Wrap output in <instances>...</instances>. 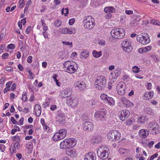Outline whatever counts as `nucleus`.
I'll return each instance as SVG.
<instances>
[{
    "label": "nucleus",
    "instance_id": "1",
    "mask_svg": "<svg viewBox=\"0 0 160 160\" xmlns=\"http://www.w3.org/2000/svg\"><path fill=\"white\" fill-rule=\"evenodd\" d=\"M63 66L65 71L70 73H75L78 69L77 64L71 60L65 62L63 64Z\"/></svg>",
    "mask_w": 160,
    "mask_h": 160
},
{
    "label": "nucleus",
    "instance_id": "2",
    "mask_svg": "<svg viewBox=\"0 0 160 160\" xmlns=\"http://www.w3.org/2000/svg\"><path fill=\"white\" fill-rule=\"evenodd\" d=\"M77 143V140L74 138L66 139L60 142V147L61 149L72 148L76 146Z\"/></svg>",
    "mask_w": 160,
    "mask_h": 160
},
{
    "label": "nucleus",
    "instance_id": "3",
    "mask_svg": "<svg viewBox=\"0 0 160 160\" xmlns=\"http://www.w3.org/2000/svg\"><path fill=\"white\" fill-rule=\"evenodd\" d=\"M94 18L91 16H87L84 17L82 20V25L84 27L87 29H92L95 26Z\"/></svg>",
    "mask_w": 160,
    "mask_h": 160
},
{
    "label": "nucleus",
    "instance_id": "4",
    "mask_svg": "<svg viewBox=\"0 0 160 160\" xmlns=\"http://www.w3.org/2000/svg\"><path fill=\"white\" fill-rule=\"evenodd\" d=\"M125 34V30L121 28H114L111 32V36L115 39L122 38L124 37Z\"/></svg>",
    "mask_w": 160,
    "mask_h": 160
},
{
    "label": "nucleus",
    "instance_id": "5",
    "mask_svg": "<svg viewBox=\"0 0 160 160\" xmlns=\"http://www.w3.org/2000/svg\"><path fill=\"white\" fill-rule=\"evenodd\" d=\"M95 88L98 90L104 89L106 85V80L105 77L100 76L98 77L94 82Z\"/></svg>",
    "mask_w": 160,
    "mask_h": 160
},
{
    "label": "nucleus",
    "instance_id": "6",
    "mask_svg": "<svg viewBox=\"0 0 160 160\" xmlns=\"http://www.w3.org/2000/svg\"><path fill=\"white\" fill-rule=\"evenodd\" d=\"M109 150V148L107 147L102 146L98 149L97 155L100 158L105 159L108 157Z\"/></svg>",
    "mask_w": 160,
    "mask_h": 160
},
{
    "label": "nucleus",
    "instance_id": "7",
    "mask_svg": "<svg viewBox=\"0 0 160 160\" xmlns=\"http://www.w3.org/2000/svg\"><path fill=\"white\" fill-rule=\"evenodd\" d=\"M121 136V133L116 130L108 132L107 134L108 138L112 141H116L119 140Z\"/></svg>",
    "mask_w": 160,
    "mask_h": 160
},
{
    "label": "nucleus",
    "instance_id": "8",
    "mask_svg": "<svg viewBox=\"0 0 160 160\" xmlns=\"http://www.w3.org/2000/svg\"><path fill=\"white\" fill-rule=\"evenodd\" d=\"M137 40L140 43L142 44L146 45L150 42L149 36L146 33H142L137 36Z\"/></svg>",
    "mask_w": 160,
    "mask_h": 160
},
{
    "label": "nucleus",
    "instance_id": "9",
    "mask_svg": "<svg viewBox=\"0 0 160 160\" xmlns=\"http://www.w3.org/2000/svg\"><path fill=\"white\" fill-rule=\"evenodd\" d=\"M67 131L65 129H60L53 135L52 138L54 141L60 140L63 139L66 136Z\"/></svg>",
    "mask_w": 160,
    "mask_h": 160
},
{
    "label": "nucleus",
    "instance_id": "10",
    "mask_svg": "<svg viewBox=\"0 0 160 160\" xmlns=\"http://www.w3.org/2000/svg\"><path fill=\"white\" fill-rule=\"evenodd\" d=\"M131 42V41L128 39H125L122 42V48L124 52H129L132 50Z\"/></svg>",
    "mask_w": 160,
    "mask_h": 160
},
{
    "label": "nucleus",
    "instance_id": "11",
    "mask_svg": "<svg viewBox=\"0 0 160 160\" xmlns=\"http://www.w3.org/2000/svg\"><path fill=\"white\" fill-rule=\"evenodd\" d=\"M106 111L105 109H102L95 112V117L98 120L104 121L106 118Z\"/></svg>",
    "mask_w": 160,
    "mask_h": 160
},
{
    "label": "nucleus",
    "instance_id": "12",
    "mask_svg": "<svg viewBox=\"0 0 160 160\" xmlns=\"http://www.w3.org/2000/svg\"><path fill=\"white\" fill-rule=\"evenodd\" d=\"M147 127L152 134H156L159 129V126L157 123L152 122L148 123Z\"/></svg>",
    "mask_w": 160,
    "mask_h": 160
},
{
    "label": "nucleus",
    "instance_id": "13",
    "mask_svg": "<svg viewBox=\"0 0 160 160\" xmlns=\"http://www.w3.org/2000/svg\"><path fill=\"white\" fill-rule=\"evenodd\" d=\"M126 86L123 82H119L117 85V90L118 93L120 95H123L125 93Z\"/></svg>",
    "mask_w": 160,
    "mask_h": 160
},
{
    "label": "nucleus",
    "instance_id": "14",
    "mask_svg": "<svg viewBox=\"0 0 160 160\" xmlns=\"http://www.w3.org/2000/svg\"><path fill=\"white\" fill-rule=\"evenodd\" d=\"M66 103L68 106L75 108L78 104V99L74 97L70 98L67 100Z\"/></svg>",
    "mask_w": 160,
    "mask_h": 160
},
{
    "label": "nucleus",
    "instance_id": "15",
    "mask_svg": "<svg viewBox=\"0 0 160 160\" xmlns=\"http://www.w3.org/2000/svg\"><path fill=\"white\" fill-rule=\"evenodd\" d=\"M59 32L61 34H74L76 33L75 28L73 27L69 28H60L59 29Z\"/></svg>",
    "mask_w": 160,
    "mask_h": 160
},
{
    "label": "nucleus",
    "instance_id": "16",
    "mask_svg": "<svg viewBox=\"0 0 160 160\" xmlns=\"http://www.w3.org/2000/svg\"><path fill=\"white\" fill-rule=\"evenodd\" d=\"M74 86L76 88L79 89L80 90H83L85 89L86 84L85 82L82 80L75 82L74 83Z\"/></svg>",
    "mask_w": 160,
    "mask_h": 160
},
{
    "label": "nucleus",
    "instance_id": "17",
    "mask_svg": "<svg viewBox=\"0 0 160 160\" xmlns=\"http://www.w3.org/2000/svg\"><path fill=\"white\" fill-rule=\"evenodd\" d=\"M82 127L84 131H92L94 128V125L90 122H85L83 124Z\"/></svg>",
    "mask_w": 160,
    "mask_h": 160
},
{
    "label": "nucleus",
    "instance_id": "18",
    "mask_svg": "<svg viewBox=\"0 0 160 160\" xmlns=\"http://www.w3.org/2000/svg\"><path fill=\"white\" fill-rule=\"evenodd\" d=\"M121 102L127 108H129L133 106L134 104L132 102L125 97H122L120 99Z\"/></svg>",
    "mask_w": 160,
    "mask_h": 160
},
{
    "label": "nucleus",
    "instance_id": "19",
    "mask_svg": "<svg viewBox=\"0 0 160 160\" xmlns=\"http://www.w3.org/2000/svg\"><path fill=\"white\" fill-rule=\"evenodd\" d=\"M102 141V138L101 136L98 134L95 135L91 140V143L94 144H99L101 143Z\"/></svg>",
    "mask_w": 160,
    "mask_h": 160
},
{
    "label": "nucleus",
    "instance_id": "20",
    "mask_svg": "<svg viewBox=\"0 0 160 160\" xmlns=\"http://www.w3.org/2000/svg\"><path fill=\"white\" fill-rule=\"evenodd\" d=\"M130 113L129 111L127 110H124L122 111L119 116L120 119L122 121H124L126 118L128 117Z\"/></svg>",
    "mask_w": 160,
    "mask_h": 160
},
{
    "label": "nucleus",
    "instance_id": "21",
    "mask_svg": "<svg viewBox=\"0 0 160 160\" xmlns=\"http://www.w3.org/2000/svg\"><path fill=\"white\" fill-rule=\"evenodd\" d=\"M65 152L67 155L72 157H75L77 155L76 150L72 148H66Z\"/></svg>",
    "mask_w": 160,
    "mask_h": 160
},
{
    "label": "nucleus",
    "instance_id": "22",
    "mask_svg": "<svg viewBox=\"0 0 160 160\" xmlns=\"http://www.w3.org/2000/svg\"><path fill=\"white\" fill-rule=\"evenodd\" d=\"M96 155L95 153L91 152L87 154L84 158V160H96Z\"/></svg>",
    "mask_w": 160,
    "mask_h": 160
},
{
    "label": "nucleus",
    "instance_id": "23",
    "mask_svg": "<svg viewBox=\"0 0 160 160\" xmlns=\"http://www.w3.org/2000/svg\"><path fill=\"white\" fill-rule=\"evenodd\" d=\"M148 121V118L146 115H142L137 117V122L141 124H144Z\"/></svg>",
    "mask_w": 160,
    "mask_h": 160
},
{
    "label": "nucleus",
    "instance_id": "24",
    "mask_svg": "<svg viewBox=\"0 0 160 160\" xmlns=\"http://www.w3.org/2000/svg\"><path fill=\"white\" fill-rule=\"evenodd\" d=\"M121 73V69L119 68H117L111 73V77L112 78L116 79L119 76Z\"/></svg>",
    "mask_w": 160,
    "mask_h": 160
},
{
    "label": "nucleus",
    "instance_id": "25",
    "mask_svg": "<svg viewBox=\"0 0 160 160\" xmlns=\"http://www.w3.org/2000/svg\"><path fill=\"white\" fill-rule=\"evenodd\" d=\"M154 94V92L153 91L146 92L143 94V98L145 100L150 99L153 97Z\"/></svg>",
    "mask_w": 160,
    "mask_h": 160
},
{
    "label": "nucleus",
    "instance_id": "26",
    "mask_svg": "<svg viewBox=\"0 0 160 160\" xmlns=\"http://www.w3.org/2000/svg\"><path fill=\"white\" fill-rule=\"evenodd\" d=\"M148 131L144 129H142L139 131L138 132L139 136L142 138H145L148 135Z\"/></svg>",
    "mask_w": 160,
    "mask_h": 160
},
{
    "label": "nucleus",
    "instance_id": "27",
    "mask_svg": "<svg viewBox=\"0 0 160 160\" xmlns=\"http://www.w3.org/2000/svg\"><path fill=\"white\" fill-rule=\"evenodd\" d=\"M89 55V53L87 50H84L81 52L80 54V58L82 59H85L88 58Z\"/></svg>",
    "mask_w": 160,
    "mask_h": 160
},
{
    "label": "nucleus",
    "instance_id": "28",
    "mask_svg": "<svg viewBox=\"0 0 160 160\" xmlns=\"http://www.w3.org/2000/svg\"><path fill=\"white\" fill-rule=\"evenodd\" d=\"M105 103H107L111 106H113L115 104V101L112 98L108 97L105 102Z\"/></svg>",
    "mask_w": 160,
    "mask_h": 160
},
{
    "label": "nucleus",
    "instance_id": "29",
    "mask_svg": "<svg viewBox=\"0 0 160 160\" xmlns=\"http://www.w3.org/2000/svg\"><path fill=\"white\" fill-rule=\"evenodd\" d=\"M72 92V89L70 88H67L63 91V93L64 94V96L67 98L70 96Z\"/></svg>",
    "mask_w": 160,
    "mask_h": 160
},
{
    "label": "nucleus",
    "instance_id": "30",
    "mask_svg": "<svg viewBox=\"0 0 160 160\" xmlns=\"http://www.w3.org/2000/svg\"><path fill=\"white\" fill-rule=\"evenodd\" d=\"M92 54L94 58H98L100 57L102 55V53L101 51L98 52L97 51L94 50L92 51Z\"/></svg>",
    "mask_w": 160,
    "mask_h": 160
},
{
    "label": "nucleus",
    "instance_id": "31",
    "mask_svg": "<svg viewBox=\"0 0 160 160\" xmlns=\"http://www.w3.org/2000/svg\"><path fill=\"white\" fill-rule=\"evenodd\" d=\"M104 11L106 13H113L115 12V9L112 7H108L104 8Z\"/></svg>",
    "mask_w": 160,
    "mask_h": 160
},
{
    "label": "nucleus",
    "instance_id": "32",
    "mask_svg": "<svg viewBox=\"0 0 160 160\" xmlns=\"http://www.w3.org/2000/svg\"><path fill=\"white\" fill-rule=\"evenodd\" d=\"M41 123L42 124L43 129L44 131L46 132L49 131V128L46 124L44 119H41Z\"/></svg>",
    "mask_w": 160,
    "mask_h": 160
},
{
    "label": "nucleus",
    "instance_id": "33",
    "mask_svg": "<svg viewBox=\"0 0 160 160\" xmlns=\"http://www.w3.org/2000/svg\"><path fill=\"white\" fill-rule=\"evenodd\" d=\"M34 110L37 116L38 117L40 116V112H39V110H40V106L39 104H37L35 105Z\"/></svg>",
    "mask_w": 160,
    "mask_h": 160
},
{
    "label": "nucleus",
    "instance_id": "34",
    "mask_svg": "<svg viewBox=\"0 0 160 160\" xmlns=\"http://www.w3.org/2000/svg\"><path fill=\"white\" fill-rule=\"evenodd\" d=\"M68 52L66 51H63L60 52L58 54L59 55V58H61L62 59H63L65 58H66L67 56Z\"/></svg>",
    "mask_w": 160,
    "mask_h": 160
},
{
    "label": "nucleus",
    "instance_id": "35",
    "mask_svg": "<svg viewBox=\"0 0 160 160\" xmlns=\"http://www.w3.org/2000/svg\"><path fill=\"white\" fill-rule=\"evenodd\" d=\"M150 23L152 24H153L157 26H160V22L156 19L151 20Z\"/></svg>",
    "mask_w": 160,
    "mask_h": 160
},
{
    "label": "nucleus",
    "instance_id": "36",
    "mask_svg": "<svg viewBox=\"0 0 160 160\" xmlns=\"http://www.w3.org/2000/svg\"><path fill=\"white\" fill-rule=\"evenodd\" d=\"M119 153L121 154H125L128 153V151L126 149H124L123 148H120L118 150Z\"/></svg>",
    "mask_w": 160,
    "mask_h": 160
},
{
    "label": "nucleus",
    "instance_id": "37",
    "mask_svg": "<svg viewBox=\"0 0 160 160\" xmlns=\"http://www.w3.org/2000/svg\"><path fill=\"white\" fill-rule=\"evenodd\" d=\"M42 28L43 30V31H47L48 30V26L43 21H42Z\"/></svg>",
    "mask_w": 160,
    "mask_h": 160
},
{
    "label": "nucleus",
    "instance_id": "38",
    "mask_svg": "<svg viewBox=\"0 0 160 160\" xmlns=\"http://www.w3.org/2000/svg\"><path fill=\"white\" fill-rule=\"evenodd\" d=\"M61 21L59 20H57L54 22V25L55 27H59L61 24Z\"/></svg>",
    "mask_w": 160,
    "mask_h": 160
},
{
    "label": "nucleus",
    "instance_id": "39",
    "mask_svg": "<svg viewBox=\"0 0 160 160\" xmlns=\"http://www.w3.org/2000/svg\"><path fill=\"white\" fill-rule=\"evenodd\" d=\"M108 96L107 94L105 93L102 94L100 96V98L101 99L103 100L105 102L108 98Z\"/></svg>",
    "mask_w": 160,
    "mask_h": 160
},
{
    "label": "nucleus",
    "instance_id": "40",
    "mask_svg": "<svg viewBox=\"0 0 160 160\" xmlns=\"http://www.w3.org/2000/svg\"><path fill=\"white\" fill-rule=\"evenodd\" d=\"M32 143L27 144H26V148L28 149V152L30 153L32 152Z\"/></svg>",
    "mask_w": 160,
    "mask_h": 160
},
{
    "label": "nucleus",
    "instance_id": "41",
    "mask_svg": "<svg viewBox=\"0 0 160 160\" xmlns=\"http://www.w3.org/2000/svg\"><path fill=\"white\" fill-rule=\"evenodd\" d=\"M62 43L64 45L66 46H68L70 48H72V42H69L68 41H62Z\"/></svg>",
    "mask_w": 160,
    "mask_h": 160
},
{
    "label": "nucleus",
    "instance_id": "42",
    "mask_svg": "<svg viewBox=\"0 0 160 160\" xmlns=\"http://www.w3.org/2000/svg\"><path fill=\"white\" fill-rule=\"evenodd\" d=\"M61 12L62 14H64L65 16H66L68 13V10L67 8H63L62 9Z\"/></svg>",
    "mask_w": 160,
    "mask_h": 160
},
{
    "label": "nucleus",
    "instance_id": "43",
    "mask_svg": "<svg viewBox=\"0 0 160 160\" xmlns=\"http://www.w3.org/2000/svg\"><path fill=\"white\" fill-rule=\"evenodd\" d=\"M139 68H138V67L137 66H134L132 68V71L134 72L137 73L139 70Z\"/></svg>",
    "mask_w": 160,
    "mask_h": 160
},
{
    "label": "nucleus",
    "instance_id": "44",
    "mask_svg": "<svg viewBox=\"0 0 160 160\" xmlns=\"http://www.w3.org/2000/svg\"><path fill=\"white\" fill-rule=\"evenodd\" d=\"M22 99V101L23 102H25L27 101V96L26 93L25 92L24 93H23Z\"/></svg>",
    "mask_w": 160,
    "mask_h": 160
},
{
    "label": "nucleus",
    "instance_id": "45",
    "mask_svg": "<svg viewBox=\"0 0 160 160\" xmlns=\"http://www.w3.org/2000/svg\"><path fill=\"white\" fill-rule=\"evenodd\" d=\"M6 28H3L1 31V34L2 35L5 36L6 34Z\"/></svg>",
    "mask_w": 160,
    "mask_h": 160
},
{
    "label": "nucleus",
    "instance_id": "46",
    "mask_svg": "<svg viewBox=\"0 0 160 160\" xmlns=\"http://www.w3.org/2000/svg\"><path fill=\"white\" fill-rule=\"evenodd\" d=\"M6 46L5 44H3L0 46V54L3 52V50Z\"/></svg>",
    "mask_w": 160,
    "mask_h": 160
},
{
    "label": "nucleus",
    "instance_id": "47",
    "mask_svg": "<svg viewBox=\"0 0 160 160\" xmlns=\"http://www.w3.org/2000/svg\"><path fill=\"white\" fill-rule=\"evenodd\" d=\"M27 71L28 72L29 75L32 77V78H33L34 75L32 72H31V70L29 68H27Z\"/></svg>",
    "mask_w": 160,
    "mask_h": 160
},
{
    "label": "nucleus",
    "instance_id": "48",
    "mask_svg": "<svg viewBox=\"0 0 160 160\" xmlns=\"http://www.w3.org/2000/svg\"><path fill=\"white\" fill-rule=\"evenodd\" d=\"M11 122L14 124H18V122L16 121V120L14 119V118L13 117H12L11 118Z\"/></svg>",
    "mask_w": 160,
    "mask_h": 160
},
{
    "label": "nucleus",
    "instance_id": "49",
    "mask_svg": "<svg viewBox=\"0 0 160 160\" xmlns=\"http://www.w3.org/2000/svg\"><path fill=\"white\" fill-rule=\"evenodd\" d=\"M152 83L150 82H148L146 86L147 87V89L150 90L152 89Z\"/></svg>",
    "mask_w": 160,
    "mask_h": 160
},
{
    "label": "nucleus",
    "instance_id": "50",
    "mask_svg": "<svg viewBox=\"0 0 160 160\" xmlns=\"http://www.w3.org/2000/svg\"><path fill=\"white\" fill-rule=\"evenodd\" d=\"M53 2L54 4V5L56 6L59 5L61 2L60 0H54Z\"/></svg>",
    "mask_w": 160,
    "mask_h": 160
},
{
    "label": "nucleus",
    "instance_id": "51",
    "mask_svg": "<svg viewBox=\"0 0 160 160\" xmlns=\"http://www.w3.org/2000/svg\"><path fill=\"white\" fill-rule=\"evenodd\" d=\"M75 19L74 18H72L69 19V24L70 25H72L75 22Z\"/></svg>",
    "mask_w": 160,
    "mask_h": 160
},
{
    "label": "nucleus",
    "instance_id": "52",
    "mask_svg": "<svg viewBox=\"0 0 160 160\" xmlns=\"http://www.w3.org/2000/svg\"><path fill=\"white\" fill-rule=\"evenodd\" d=\"M5 146L2 144H0V149L1 150V151L3 152L5 150Z\"/></svg>",
    "mask_w": 160,
    "mask_h": 160
},
{
    "label": "nucleus",
    "instance_id": "53",
    "mask_svg": "<svg viewBox=\"0 0 160 160\" xmlns=\"http://www.w3.org/2000/svg\"><path fill=\"white\" fill-rule=\"evenodd\" d=\"M158 156V154L157 153L152 155L149 159V160H153L155 158H156Z\"/></svg>",
    "mask_w": 160,
    "mask_h": 160
},
{
    "label": "nucleus",
    "instance_id": "54",
    "mask_svg": "<svg viewBox=\"0 0 160 160\" xmlns=\"http://www.w3.org/2000/svg\"><path fill=\"white\" fill-rule=\"evenodd\" d=\"M98 44L102 46H104L105 45V41L104 40H100L99 41Z\"/></svg>",
    "mask_w": 160,
    "mask_h": 160
},
{
    "label": "nucleus",
    "instance_id": "55",
    "mask_svg": "<svg viewBox=\"0 0 160 160\" xmlns=\"http://www.w3.org/2000/svg\"><path fill=\"white\" fill-rule=\"evenodd\" d=\"M126 125L128 126L131 125L132 123V121L131 120H128L126 121L125 122Z\"/></svg>",
    "mask_w": 160,
    "mask_h": 160
},
{
    "label": "nucleus",
    "instance_id": "56",
    "mask_svg": "<svg viewBox=\"0 0 160 160\" xmlns=\"http://www.w3.org/2000/svg\"><path fill=\"white\" fill-rule=\"evenodd\" d=\"M138 52L139 53H143L145 52V50L144 48H141L139 49Z\"/></svg>",
    "mask_w": 160,
    "mask_h": 160
},
{
    "label": "nucleus",
    "instance_id": "57",
    "mask_svg": "<svg viewBox=\"0 0 160 160\" xmlns=\"http://www.w3.org/2000/svg\"><path fill=\"white\" fill-rule=\"evenodd\" d=\"M42 35L44 38H48V34L46 32V31H43L42 32Z\"/></svg>",
    "mask_w": 160,
    "mask_h": 160
},
{
    "label": "nucleus",
    "instance_id": "58",
    "mask_svg": "<svg viewBox=\"0 0 160 160\" xmlns=\"http://www.w3.org/2000/svg\"><path fill=\"white\" fill-rule=\"evenodd\" d=\"M8 47L11 49H13L15 47V46L14 44H10L8 46Z\"/></svg>",
    "mask_w": 160,
    "mask_h": 160
},
{
    "label": "nucleus",
    "instance_id": "59",
    "mask_svg": "<svg viewBox=\"0 0 160 160\" xmlns=\"http://www.w3.org/2000/svg\"><path fill=\"white\" fill-rule=\"evenodd\" d=\"M133 11L132 10H126L125 11V13L128 15H131L133 13Z\"/></svg>",
    "mask_w": 160,
    "mask_h": 160
},
{
    "label": "nucleus",
    "instance_id": "60",
    "mask_svg": "<svg viewBox=\"0 0 160 160\" xmlns=\"http://www.w3.org/2000/svg\"><path fill=\"white\" fill-rule=\"evenodd\" d=\"M9 54L8 53H5L2 54V58L3 59H6L8 57Z\"/></svg>",
    "mask_w": 160,
    "mask_h": 160
},
{
    "label": "nucleus",
    "instance_id": "61",
    "mask_svg": "<svg viewBox=\"0 0 160 160\" xmlns=\"http://www.w3.org/2000/svg\"><path fill=\"white\" fill-rule=\"evenodd\" d=\"M32 56H29L27 58V62L28 63H30L32 62Z\"/></svg>",
    "mask_w": 160,
    "mask_h": 160
},
{
    "label": "nucleus",
    "instance_id": "62",
    "mask_svg": "<svg viewBox=\"0 0 160 160\" xmlns=\"http://www.w3.org/2000/svg\"><path fill=\"white\" fill-rule=\"evenodd\" d=\"M146 52L150 51L152 48L151 46H148L144 48Z\"/></svg>",
    "mask_w": 160,
    "mask_h": 160
},
{
    "label": "nucleus",
    "instance_id": "63",
    "mask_svg": "<svg viewBox=\"0 0 160 160\" xmlns=\"http://www.w3.org/2000/svg\"><path fill=\"white\" fill-rule=\"evenodd\" d=\"M24 119V118L23 117H22L19 120V122H20V123L19 124V125L21 126L23 124Z\"/></svg>",
    "mask_w": 160,
    "mask_h": 160
},
{
    "label": "nucleus",
    "instance_id": "64",
    "mask_svg": "<svg viewBox=\"0 0 160 160\" xmlns=\"http://www.w3.org/2000/svg\"><path fill=\"white\" fill-rule=\"evenodd\" d=\"M32 28V27L31 26H29L28 27L27 29L26 30V33L27 34H29L30 31L31 29Z\"/></svg>",
    "mask_w": 160,
    "mask_h": 160
}]
</instances>
